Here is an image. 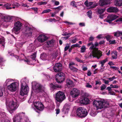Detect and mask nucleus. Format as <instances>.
<instances>
[{
  "instance_id": "9d476101",
  "label": "nucleus",
  "mask_w": 122,
  "mask_h": 122,
  "mask_svg": "<svg viewBox=\"0 0 122 122\" xmlns=\"http://www.w3.org/2000/svg\"><path fill=\"white\" fill-rule=\"evenodd\" d=\"M71 96L73 98H75L78 97L80 93V91L76 88H74L71 91Z\"/></svg>"
},
{
  "instance_id": "b1692460",
  "label": "nucleus",
  "mask_w": 122,
  "mask_h": 122,
  "mask_svg": "<svg viewBox=\"0 0 122 122\" xmlns=\"http://www.w3.org/2000/svg\"><path fill=\"white\" fill-rule=\"evenodd\" d=\"M117 52L116 51H112V57L114 59H116L117 57Z\"/></svg>"
},
{
  "instance_id": "f3484780",
  "label": "nucleus",
  "mask_w": 122,
  "mask_h": 122,
  "mask_svg": "<svg viewBox=\"0 0 122 122\" xmlns=\"http://www.w3.org/2000/svg\"><path fill=\"white\" fill-rule=\"evenodd\" d=\"M48 39L47 37L43 35H40L38 37V41L41 42H43Z\"/></svg>"
},
{
  "instance_id": "a19ab883",
  "label": "nucleus",
  "mask_w": 122,
  "mask_h": 122,
  "mask_svg": "<svg viewBox=\"0 0 122 122\" xmlns=\"http://www.w3.org/2000/svg\"><path fill=\"white\" fill-rule=\"evenodd\" d=\"M28 30H29V31H28V33H27V34L28 36H31L32 35V33L30 31V30H31L32 29L31 28L29 27Z\"/></svg>"
},
{
  "instance_id": "4d7b16f0",
  "label": "nucleus",
  "mask_w": 122,
  "mask_h": 122,
  "mask_svg": "<svg viewBox=\"0 0 122 122\" xmlns=\"http://www.w3.org/2000/svg\"><path fill=\"white\" fill-rule=\"evenodd\" d=\"M77 38H76L71 41V43H75L76 42Z\"/></svg>"
},
{
  "instance_id": "393cba45",
  "label": "nucleus",
  "mask_w": 122,
  "mask_h": 122,
  "mask_svg": "<svg viewBox=\"0 0 122 122\" xmlns=\"http://www.w3.org/2000/svg\"><path fill=\"white\" fill-rule=\"evenodd\" d=\"M47 55L45 53L41 54L40 58L43 60H45L47 59Z\"/></svg>"
},
{
  "instance_id": "3c124183",
  "label": "nucleus",
  "mask_w": 122,
  "mask_h": 122,
  "mask_svg": "<svg viewBox=\"0 0 122 122\" xmlns=\"http://www.w3.org/2000/svg\"><path fill=\"white\" fill-rule=\"evenodd\" d=\"M52 1L53 2H54L55 1V4L56 5H58L59 4V2L58 1H55V0H53Z\"/></svg>"
},
{
  "instance_id": "8fccbe9b",
  "label": "nucleus",
  "mask_w": 122,
  "mask_h": 122,
  "mask_svg": "<svg viewBox=\"0 0 122 122\" xmlns=\"http://www.w3.org/2000/svg\"><path fill=\"white\" fill-rule=\"evenodd\" d=\"M110 86L112 88H118V86L117 85H113L112 84H111Z\"/></svg>"
},
{
  "instance_id": "a211bd4d",
  "label": "nucleus",
  "mask_w": 122,
  "mask_h": 122,
  "mask_svg": "<svg viewBox=\"0 0 122 122\" xmlns=\"http://www.w3.org/2000/svg\"><path fill=\"white\" fill-rule=\"evenodd\" d=\"M70 108V106L67 103L65 104L63 107L62 110V111L64 112V113L66 114L68 113L69 109Z\"/></svg>"
},
{
  "instance_id": "6e6d98bb",
  "label": "nucleus",
  "mask_w": 122,
  "mask_h": 122,
  "mask_svg": "<svg viewBox=\"0 0 122 122\" xmlns=\"http://www.w3.org/2000/svg\"><path fill=\"white\" fill-rule=\"evenodd\" d=\"M102 36V34L99 35L97 36L96 37V38H98V39H100L103 38Z\"/></svg>"
},
{
  "instance_id": "052dcab7",
  "label": "nucleus",
  "mask_w": 122,
  "mask_h": 122,
  "mask_svg": "<svg viewBox=\"0 0 122 122\" xmlns=\"http://www.w3.org/2000/svg\"><path fill=\"white\" fill-rule=\"evenodd\" d=\"M14 5L16 7H19L20 5L19 3L17 2L15 3H14Z\"/></svg>"
},
{
  "instance_id": "423d86ee",
  "label": "nucleus",
  "mask_w": 122,
  "mask_h": 122,
  "mask_svg": "<svg viewBox=\"0 0 122 122\" xmlns=\"http://www.w3.org/2000/svg\"><path fill=\"white\" fill-rule=\"evenodd\" d=\"M55 78L57 82L60 83L65 80L66 76L64 73L62 72H60L56 75Z\"/></svg>"
},
{
  "instance_id": "4c0bfd02",
  "label": "nucleus",
  "mask_w": 122,
  "mask_h": 122,
  "mask_svg": "<svg viewBox=\"0 0 122 122\" xmlns=\"http://www.w3.org/2000/svg\"><path fill=\"white\" fill-rule=\"evenodd\" d=\"M108 61V60L107 58H106L104 60L101 61L100 62V63L103 64H104L106 62Z\"/></svg>"
},
{
  "instance_id": "69168bd1",
  "label": "nucleus",
  "mask_w": 122,
  "mask_h": 122,
  "mask_svg": "<svg viewBox=\"0 0 122 122\" xmlns=\"http://www.w3.org/2000/svg\"><path fill=\"white\" fill-rule=\"evenodd\" d=\"M70 37V36H68L66 37H62L61 38V39L63 40L65 39V40H66L67 39L69 38Z\"/></svg>"
},
{
  "instance_id": "ddd939ff",
  "label": "nucleus",
  "mask_w": 122,
  "mask_h": 122,
  "mask_svg": "<svg viewBox=\"0 0 122 122\" xmlns=\"http://www.w3.org/2000/svg\"><path fill=\"white\" fill-rule=\"evenodd\" d=\"M92 53L90 54L89 56L91 57L93 56V58H97L98 59H99L102 55L100 52H95L94 51H92Z\"/></svg>"
},
{
  "instance_id": "4468645a",
  "label": "nucleus",
  "mask_w": 122,
  "mask_h": 122,
  "mask_svg": "<svg viewBox=\"0 0 122 122\" xmlns=\"http://www.w3.org/2000/svg\"><path fill=\"white\" fill-rule=\"evenodd\" d=\"M34 105L38 111H41L43 109L44 105L40 102H36Z\"/></svg>"
},
{
  "instance_id": "58836bf2",
  "label": "nucleus",
  "mask_w": 122,
  "mask_h": 122,
  "mask_svg": "<svg viewBox=\"0 0 122 122\" xmlns=\"http://www.w3.org/2000/svg\"><path fill=\"white\" fill-rule=\"evenodd\" d=\"M19 116L20 118H21V119H22V117L24 116V114L23 112L21 113H19L16 114Z\"/></svg>"
},
{
  "instance_id": "ea45409f",
  "label": "nucleus",
  "mask_w": 122,
  "mask_h": 122,
  "mask_svg": "<svg viewBox=\"0 0 122 122\" xmlns=\"http://www.w3.org/2000/svg\"><path fill=\"white\" fill-rule=\"evenodd\" d=\"M109 43L110 44H115L116 43V41L115 40H113L111 41L110 40L109 41Z\"/></svg>"
},
{
  "instance_id": "6ab92c4d",
  "label": "nucleus",
  "mask_w": 122,
  "mask_h": 122,
  "mask_svg": "<svg viewBox=\"0 0 122 122\" xmlns=\"http://www.w3.org/2000/svg\"><path fill=\"white\" fill-rule=\"evenodd\" d=\"M110 0H100L99 4L100 6H103L104 5L110 4Z\"/></svg>"
},
{
  "instance_id": "603ef678",
  "label": "nucleus",
  "mask_w": 122,
  "mask_h": 122,
  "mask_svg": "<svg viewBox=\"0 0 122 122\" xmlns=\"http://www.w3.org/2000/svg\"><path fill=\"white\" fill-rule=\"evenodd\" d=\"M110 68H112L113 69H114L116 70H118L119 69V68L117 67H115V66H111L110 67Z\"/></svg>"
},
{
  "instance_id": "864d4df0",
  "label": "nucleus",
  "mask_w": 122,
  "mask_h": 122,
  "mask_svg": "<svg viewBox=\"0 0 122 122\" xmlns=\"http://www.w3.org/2000/svg\"><path fill=\"white\" fill-rule=\"evenodd\" d=\"M75 64L73 62H71L69 64V67L70 68L71 67H71H73L72 65H75Z\"/></svg>"
},
{
  "instance_id": "09e8293b",
  "label": "nucleus",
  "mask_w": 122,
  "mask_h": 122,
  "mask_svg": "<svg viewBox=\"0 0 122 122\" xmlns=\"http://www.w3.org/2000/svg\"><path fill=\"white\" fill-rule=\"evenodd\" d=\"M76 60L78 62H79L80 63H83V61L82 60H81L77 57H76Z\"/></svg>"
},
{
  "instance_id": "6e6552de",
  "label": "nucleus",
  "mask_w": 122,
  "mask_h": 122,
  "mask_svg": "<svg viewBox=\"0 0 122 122\" xmlns=\"http://www.w3.org/2000/svg\"><path fill=\"white\" fill-rule=\"evenodd\" d=\"M19 83L17 82L12 83L10 85L8 86L7 88L8 90L12 92L16 91L18 88Z\"/></svg>"
},
{
  "instance_id": "37998d69",
  "label": "nucleus",
  "mask_w": 122,
  "mask_h": 122,
  "mask_svg": "<svg viewBox=\"0 0 122 122\" xmlns=\"http://www.w3.org/2000/svg\"><path fill=\"white\" fill-rule=\"evenodd\" d=\"M106 86L105 85L103 84L101 87V90H104L106 87Z\"/></svg>"
},
{
  "instance_id": "c9c22d12",
  "label": "nucleus",
  "mask_w": 122,
  "mask_h": 122,
  "mask_svg": "<svg viewBox=\"0 0 122 122\" xmlns=\"http://www.w3.org/2000/svg\"><path fill=\"white\" fill-rule=\"evenodd\" d=\"M87 14L88 16L90 18H91L92 17V11H89L87 12Z\"/></svg>"
},
{
  "instance_id": "f257e3e1",
  "label": "nucleus",
  "mask_w": 122,
  "mask_h": 122,
  "mask_svg": "<svg viewBox=\"0 0 122 122\" xmlns=\"http://www.w3.org/2000/svg\"><path fill=\"white\" fill-rule=\"evenodd\" d=\"M14 99L15 101L13 100L11 101H8V98H7L6 100V103H9L8 111L11 114H12L15 111L19 105V103L15 100V99Z\"/></svg>"
},
{
  "instance_id": "72a5a7b5",
  "label": "nucleus",
  "mask_w": 122,
  "mask_h": 122,
  "mask_svg": "<svg viewBox=\"0 0 122 122\" xmlns=\"http://www.w3.org/2000/svg\"><path fill=\"white\" fill-rule=\"evenodd\" d=\"M70 44L68 43L66 44V46L65 47L64 49V51H66L70 47Z\"/></svg>"
},
{
  "instance_id": "c756f323",
  "label": "nucleus",
  "mask_w": 122,
  "mask_h": 122,
  "mask_svg": "<svg viewBox=\"0 0 122 122\" xmlns=\"http://www.w3.org/2000/svg\"><path fill=\"white\" fill-rule=\"evenodd\" d=\"M66 85L67 86H70L73 84V81L69 79H67L66 80Z\"/></svg>"
},
{
  "instance_id": "f03ea898",
  "label": "nucleus",
  "mask_w": 122,
  "mask_h": 122,
  "mask_svg": "<svg viewBox=\"0 0 122 122\" xmlns=\"http://www.w3.org/2000/svg\"><path fill=\"white\" fill-rule=\"evenodd\" d=\"M93 105L96 108V109H101L103 107H107L108 105L107 102L102 101H101L95 100L93 101Z\"/></svg>"
},
{
  "instance_id": "7ed1b4c3",
  "label": "nucleus",
  "mask_w": 122,
  "mask_h": 122,
  "mask_svg": "<svg viewBox=\"0 0 122 122\" xmlns=\"http://www.w3.org/2000/svg\"><path fill=\"white\" fill-rule=\"evenodd\" d=\"M77 116L81 117H86L88 114L86 109L84 107H80L76 110Z\"/></svg>"
},
{
  "instance_id": "f704fd0d",
  "label": "nucleus",
  "mask_w": 122,
  "mask_h": 122,
  "mask_svg": "<svg viewBox=\"0 0 122 122\" xmlns=\"http://www.w3.org/2000/svg\"><path fill=\"white\" fill-rule=\"evenodd\" d=\"M51 10L49 9H47L46 10H44L42 12V14H43L45 13H49V12L51 11Z\"/></svg>"
},
{
  "instance_id": "2eb2a0df",
  "label": "nucleus",
  "mask_w": 122,
  "mask_h": 122,
  "mask_svg": "<svg viewBox=\"0 0 122 122\" xmlns=\"http://www.w3.org/2000/svg\"><path fill=\"white\" fill-rule=\"evenodd\" d=\"M79 102L81 104H87L89 103V100L87 97H82L80 99Z\"/></svg>"
},
{
  "instance_id": "49530a36",
  "label": "nucleus",
  "mask_w": 122,
  "mask_h": 122,
  "mask_svg": "<svg viewBox=\"0 0 122 122\" xmlns=\"http://www.w3.org/2000/svg\"><path fill=\"white\" fill-rule=\"evenodd\" d=\"M48 20L50 22H52L53 21L56 22V20L55 18L49 19H48Z\"/></svg>"
},
{
  "instance_id": "20e7f679",
  "label": "nucleus",
  "mask_w": 122,
  "mask_h": 122,
  "mask_svg": "<svg viewBox=\"0 0 122 122\" xmlns=\"http://www.w3.org/2000/svg\"><path fill=\"white\" fill-rule=\"evenodd\" d=\"M26 84L25 82H23L21 84V88L20 91V95L23 96L25 95H26L28 92L29 88L27 85Z\"/></svg>"
},
{
  "instance_id": "bb28decb",
  "label": "nucleus",
  "mask_w": 122,
  "mask_h": 122,
  "mask_svg": "<svg viewBox=\"0 0 122 122\" xmlns=\"http://www.w3.org/2000/svg\"><path fill=\"white\" fill-rule=\"evenodd\" d=\"M115 3V5L117 6L122 5V0H116Z\"/></svg>"
},
{
  "instance_id": "c03bdc74",
  "label": "nucleus",
  "mask_w": 122,
  "mask_h": 122,
  "mask_svg": "<svg viewBox=\"0 0 122 122\" xmlns=\"http://www.w3.org/2000/svg\"><path fill=\"white\" fill-rule=\"evenodd\" d=\"M90 114L91 116L93 117H94L96 115V113L95 112L92 111H91L90 113Z\"/></svg>"
},
{
  "instance_id": "473e14b6",
  "label": "nucleus",
  "mask_w": 122,
  "mask_h": 122,
  "mask_svg": "<svg viewBox=\"0 0 122 122\" xmlns=\"http://www.w3.org/2000/svg\"><path fill=\"white\" fill-rule=\"evenodd\" d=\"M81 52L83 53L85 52L86 48L85 46H83L81 48Z\"/></svg>"
},
{
  "instance_id": "bf43d9fd",
  "label": "nucleus",
  "mask_w": 122,
  "mask_h": 122,
  "mask_svg": "<svg viewBox=\"0 0 122 122\" xmlns=\"http://www.w3.org/2000/svg\"><path fill=\"white\" fill-rule=\"evenodd\" d=\"M24 61L26 62L28 64H29V63H30V61L29 58L28 59H27L26 60H24Z\"/></svg>"
},
{
  "instance_id": "0e129e2a",
  "label": "nucleus",
  "mask_w": 122,
  "mask_h": 122,
  "mask_svg": "<svg viewBox=\"0 0 122 122\" xmlns=\"http://www.w3.org/2000/svg\"><path fill=\"white\" fill-rule=\"evenodd\" d=\"M79 24L81 27L84 26L85 25V24L84 23H80Z\"/></svg>"
},
{
  "instance_id": "5fc2aeb1",
  "label": "nucleus",
  "mask_w": 122,
  "mask_h": 122,
  "mask_svg": "<svg viewBox=\"0 0 122 122\" xmlns=\"http://www.w3.org/2000/svg\"><path fill=\"white\" fill-rule=\"evenodd\" d=\"M53 42L52 41H47V44L48 45H52L53 44Z\"/></svg>"
},
{
  "instance_id": "9b49d317",
  "label": "nucleus",
  "mask_w": 122,
  "mask_h": 122,
  "mask_svg": "<svg viewBox=\"0 0 122 122\" xmlns=\"http://www.w3.org/2000/svg\"><path fill=\"white\" fill-rule=\"evenodd\" d=\"M34 86L35 89L38 92H42L44 91V87L40 84L36 83Z\"/></svg>"
},
{
  "instance_id": "cd10ccee",
  "label": "nucleus",
  "mask_w": 122,
  "mask_h": 122,
  "mask_svg": "<svg viewBox=\"0 0 122 122\" xmlns=\"http://www.w3.org/2000/svg\"><path fill=\"white\" fill-rule=\"evenodd\" d=\"M114 36L116 37H118L121 35H122V31H117L114 32Z\"/></svg>"
},
{
  "instance_id": "0eeeda50",
  "label": "nucleus",
  "mask_w": 122,
  "mask_h": 122,
  "mask_svg": "<svg viewBox=\"0 0 122 122\" xmlns=\"http://www.w3.org/2000/svg\"><path fill=\"white\" fill-rule=\"evenodd\" d=\"M22 26L21 23L19 21L16 22L14 25V27L12 30L13 32H14L15 34H17L19 32V31L21 28Z\"/></svg>"
},
{
  "instance_id": "f8f14e48",
  "label": "nucleus",
  "mask_w": 122,
  "mask_h": 122,
  "mask_svg": "<svg viewBox=\"0 0 122 122\" xmlns=\"http://www.w3.org/2000/svg\"><path fill=\"white\" fill-rule=\"evenodd\" d=\"M62 68V65L60 63L56 64L53 67L54 71L56 72L61 71Z\"/></svg>"
},
{
  "instance_id": "13d9d810",
  "label": "nucleus",
  "mask_w": 122,
  "mask_h": 122,
  "mask_svg": "<svg viewBox=\"0 0 122 122\" xmlns=\"http://www.w3.org/2000/svg\"><path fill=\"white\" fill-rule=\"evenodd\" d=\"M11 6V4L9 3H7L6 4H5L4 5L6 7V8L8 7H9Z\"/></svg>"
},
{
  "instance_id": "a18cd8bd",
  "label": "nucleus",
  "mask_w": 122,
  "mask_h": 122,
  "mask_svg": "<svg viewBox=\"0 0 122 122\" xmlns=\"http://www.w3.org/2000/svg\"><path fill=\"white\" fill-rule=\"evenodd\" d=\"M47 3V2L46 1H45L43 2H40L38 3V5H46Z\"/></svg>"
},
{
  "instance_id": "7c9ffc66",
  "label": "nucleus",
  "mask_w": 122,
  "mask_h": 122,
  "mask_svg": "<svg viewBox=\"0 0 122 122\" xmlns=\"http://www.w3.org/2000/svg\"><path fill=\"white\" fill-rule=\"evenodd\" d=\"M73 72H77L78 71V69L74 67H71L69 68Z\"/></svg>"
},
{
  "instance_id": "79ce46f5",
  "label": "nucleus",
  "mask_w": 122,
  "mask_h": 122,
  "mask_svg": "<svg viewBox=\"0 0 122 122\" xmlns=\"http://www.w3.org/2000/svg\"><path fill=\"white\" fill-rule=\"evenodd\" d=\"M71 46V47H72L73 48H74V47H80V46L77 43L75 44L72 45Z\"/></svg>"
},
{
  "instance_id": "e433bc0d",
  "label": "nucleus",
  "mask_w": 122,
  "mask_h": 122,
  "mask_svg": "<svg viewBox=\"0 0 122 122\" xmlns=\"http://www.w3.org/2000/svg\"><path fill=\"white\" fill-rule=\"evenodd\" d=\"M75 1H72L71 2L70 5H72L74 7L77 8V6L75 4Z\"/></svg>"
},
{
  "instance_id": "a878e982",
  "label": "nucleus",
  "mask_w": 122,
  "mask_h": 122,
  "mask_svg": "<svg viewBox=\"0 0 122 122\" xmlns=\"http://www.w3.org/2000/svg\"><path fill=\"white\" fill-rule=\"evenodd\" d=\"M89 49L92 50V51H94L95 52H100L99 51H98V48L95 47L94 45L93 44H92V46L90 47Z\"/></svg>"
},
{
  "instance_id": "5701e85b",
  "label": "nucleus",
  "mask_w": 122,
  "mask_h": 122,
  "mask_svg": "<svg viewBox=\"0 0 122 122\" xmlns=\"http://www.w3.org/2000/svg\"><path fill=\"white\" fill-rule=\"evenodd\" d=\"M22 119L17 115H16L13 118V122H15L16 121H17L18 122H19Z\"/></svg>"
},
{
  "instance_id": "dca6fc26",
  "label": "nucleus",
  "mask_w": 122,
  "mask_h": 122,
  "mask_svg": "<svg viewBox=\"0 0 122 122\" xmlns=\"http://www.w3.org/2000/svg\"><path fill=\"white\" fill-rule=\"evenodd\" d=\"M85 5L87 6L88 7L90 6V7L91 8H93L97 6V5L94 2H89L88 1L86 0L84 2Z\"/></svg>"
},
{
  "instance_id": "de8ad7c7",
  "label": "nucleus",
  "mask_w": 122,
  "mask_h": 122,
  "mask_svg": "<svg viewBox=\"0 0 122 122\" xmlns=\"http://www.w3.org/2000/svg\"><path fill=\"white\" fill-rule=\"evenodd\" d=\"M105 38L106 39L107 41H110V39H111V37L109 35H107L105 37Z\"/></svg>"
},
{
  "instance_id": "680f3d73",
  "label": "nucleus",
  "mask_w": 122,
  "mask_h": 122,
  "mask_svg": "<svg viewBox=\"0 0 122 122\" xmlns=\"http://www.w3.org/2000/svg\"><path fill=\"white\" fill-rule=\"evenodd\" d=\"M115 21L116 22H117L119 21H122V17L119 18L116 20H115Z\"/></svg>"
},
{
  "instance_id": "2f4dec72",
  "label": "nucleus",
  "mask_w": 122,
  "mask_h": 122,
  "mask_svg": "<svg viewBox=\"0 0 122 122\" xmlns=\"http://www.w3.org/2000/svg\"><path fill=\"white\" fill-rule=\"evenodd\" d=\"M4 89L0 87V97L2 96L3 94V93L4 92Z\"/></svg>"
},
{
  "instance_id": "aec40b11",
  "label": "nucleus",
  "mask_w": 122,
  "mask_h": 122,
  "mask_svg": "<svg viewBox=\"0 0 122 122\" xmlns=\"http://www.w3.org/2000/svg\"><path fill=\"white\" fill-rule=\"evenodd\" d=\"M50 87L51 89L53 90L55 89L61 88H62V86L61 85L57 84L54 85L52 83H51L50 84Z\"/></svg>"
},
{
  "instance_id": "1a4fd4ad",
  "label": "nucleus",
  "mask_w": 122,
  "mask_h": 122,
  "mask_svg": "<svg viewBox=\"0 0 122 122\" xmlns=\"http://www.w3.org/2000/svg\"><path fill=\"white\" fill-rule=\"evenodd\" d=\"M118 17V16L115 15H108L105 21L106 22L111 24L112 22Z\"/></svg>"
},
{
  "instance_id": "338daca9",
  "label": "nucleus",
  "mask_w": 122,
  "mask_h": 122,
  "mask_svg": "<svg viewBox=\"0 0 122 122\" xmlns=\"http://www.w3.org/2000/svg\"><path fill=\"white\" fill-rule=\"evenodd\" d=\"M101 83V82L100 81H96V84L95 85H97V84H99V85H100Z\"/></svg>"
},
{
  "instance_id": "412c9836",
  "label": "nucleus",
  "mask_w": 122,
  "mask_h": 122,
  "mask_svg": "<svg viewBox=\"0 0 122 122\" xmlns=\"http://www.w3.org/2000/svg\"><path fill=\"white\" fill-rule=\"evenodd\" d=\"M117 11V9L116 8L113 7H110L107 10V12L109 13L116 12Z\"/></svg>"
},
{
  "instance_id": "c85d7f7f",
  "label": "nucleus",
  "mask_w": 122,
  "mask_h": 122,
  "mask_svg": "<svg viewBox=\"0 0 122 122\" xmlns=\"http://www.w3.org/2000/svg\"><path fill=\"white\" fill-rule=\"evenodd\" d=\"M36 52H35L32 55L30 56V57L29 59L31 61V60H32L33 61L35 60V58L36 56Z\"/></svg>"
},
{
  "instance_id": "4be33fe9",
  "label": "nucleus",
  "mask_w": 122,
  "mask_h": 122,
  "mask_svg": "<svg viewBox=\"0 0 122 122\" xmlns=\"http://www.w3.org/2000/svg\"><path fill=\"white\" fill-rule=\"evenodd\" d=\"M105 10V8H104L103 9L99 8L97 9L96 12L97 14L101 15L104 12Z\"/></svg>"
},
{
  "instance_id": "39448f33",
  "label": "nucleus",
  "mask_w": 122,
  "mask_h": 122,
  "mask_svg": "<svg viewBox=\"0 0 122 122\" xmlns=\"http://www.w3.org/2000/svg\"><path fill=\"white\" fill-rule=\"evenodd\" d=\"M65 98V96L63 92L59 91L56 94V100L60 103Z\"/></svg>"
},
{
  "instance_id": "e2e57ef3",
  "label": "nucleus",
  "mask_w": 122,
  "mask_h": 122,
  "mask_svg": "<svg viewBox=\"0 0 122 122\" xmlns=\"http://www.w3.org/2000/svg\"><path fill=\"white\" fill-rule=\"evenodd\" d=\"M86 86L88 88H91L92 87V86L89 84V83H87L86 84Z\"/></svg>"
},
{
  "instance_id": "774afa93",
  "label": "nucleus",
  "mask_w": 122,
  "mask_h": 122,
  "mask_svg": "<svg viewBox=\"0 0 122 122\" xmlns=\"http://www.w3.org/2000/svg\"><path fill=\"white\" fill-rule=\"evenodd\" d=\"M117 49L120 52L122 50V47H118Z\"/></svg>"
}]
</instances>
